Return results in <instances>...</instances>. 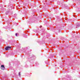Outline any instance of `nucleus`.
<instances>
[{
	"mask_svg": "<svg viewBox=\"0 0 80 80\" xmlns=\"http://www.w3.org/2000/svg\"><path fill=\"white\" fill-rule=\"evenodd\" d=\"M18 75H19V76L20 77H21V74H20V72H19Z\"/></svg>",
	"mask_w": 80,
	"mask_h": 80,
	"instance_id": "obj_4",
	"label": "nucleus"
},
{
	"mask_svg": "<svg viewBox=\"0 0 80 80\" xmlns=\"http://www.w3.org/2000/svg\"><path fill=\"white\" fill-rule=\"evenodd\" d=\"M16 37H17V33H16Z\"/></svg>",
	"mask_w": 80,
	"mask_h": 80,
	"instance_id": "obj_5",
	"label": "nucleus"
},
{
	"mask_svg": "<svg viewBox=\"0 0 80 80\" xmlns=\"http://www.w3.org/2000/svg\"><path fill=\"white\" fill-rule=\"evenodd\" d=\"M12 48V47L10 46H7L6 48V50H8Z\"/></svg>",
	"mask_w": 80,
	"mask_h": 80,
	"instance_id": "obj_1",
	"label": "nucleus"
},
{
	"mask_svg": "<svg viewBox=\"0 0 80 80\" xmlns=\"http://www.w3.org/2000/svg\"><path fill=\"white\" fill-rule=\"evenodd\" d=\"M5 67L3 65H2L1 67V70H5Z\"/></svg>",
	"mask_w": 80,
	"mask_h": 80,
	"instance_id": "obj_2",
	"label": "nucleus"
},
{
	"mask_svg": "<svg viewBox=\"0 0 80 80\" xmlns=\"http://www.w3.org/2000/svg\"><path fill=\"white\" fill-rule=\"evenodd\" d=\"M76 26L78 27H80V24H77Z\"/></svg>",
	"mask_w": 80,
	"mask_h": 80,
	"instance_id": "obj_3",
	"label": "nucleus"
},
{
	"mask_svg": "<svg viewBox=\"0 0 80 80\" xmlns=\"http://www.w3.org/2000/svg\"><path fill=\"white\" fill-rule=\"evenodd\" d=\"M42 27V26H40V27Z\"/></svg>",
	"mask_w": 80,
	"mask_h": 80,
	"instance_id": "obj_6",
	"label": "nucleus"
},
{
	"mask_svg": "<svg viewBox=\"0 0 80 80\" xmlns=\"http://www.w3.org/2000/svg\"><path fill=\"white\" fill-rule=\"evenodd\" d=\"M76 28H77V27H76Z\"/></svg>",
	"mask_w": 80,
	"mask_h": 80,
	"instance_id": "obj_7",
	"label": "nucleus"
}]
</instances>
